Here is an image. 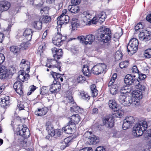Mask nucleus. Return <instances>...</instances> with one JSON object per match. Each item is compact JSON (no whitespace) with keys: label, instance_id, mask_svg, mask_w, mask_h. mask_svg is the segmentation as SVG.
I'll use <instances>...</instances> for the list:
<instances>
[{"label":"nucleus","instance_id":"a19ab883","mask_svg":"<svg viewBox=\"0 0 151 151\" xmlns=\"http://www.w3.org/2000/svg\"><path fill=\"white\" fill-rule=\"evenodd\" d=\"M10 51L14 54H17L20 51V48L17 46H12L10 47Z\"/></svg>","mask_w":151,"mask_h":151},{"label":"nucleus","instance_id":"774afa93","mask_svg":"<svg viewBox=\"0 0 151 151\" xmlns=\"http://www.w3.org/2000/svg\"><path fill=\"white\" fill-rule=\"evenodd\" d=\"M91 22L93 24H96L97 22H99V19L98 17H93L91 20Z\"/></svg>","mask_w":151,"mask_h":151},{"label":"nucleus","instance_id":"13d9d810","mask_svg":"<svg viewBox=\"0 0 151 151\" xmlns=\"http://www.w3.org/2000/svg\"><path fill=\"white\" fill-rule=\"evenodd\" d=\"M77 38L79 40L81 43L85 45V36L82 35L78 37Z\"/></svg>","mask_w":151,"mask_h":151},{"label":"nucleus","instance_id":"ea45409f","mask_svg":"<svg viewBox=\"0 0 151 151\" xmlns=\"http://www.w3.org/2000/svg\"><path fill=\"white\" fill-rule=\"evenodd\" d=\"M90 89L93 97L96 96L97 95L98 91L96 89L95 85H91L90 86Z\"/></svg>","mask_w":151,"mask_h":151},{"label":"nucleus","instance_id":"4c0bfd02","mask_svg":"<svg viewBox=\"0 0 151 151\" xmlns=\"http://www.w3.org/2000/svg\"><path fill=\"white\" fill-rule=\"evenodd\" d=\"M132 102V99L131 96H127L125 99L123 105L124 106H129Z\"/></svg>","mask_w":151,"mask_h":151},{"label":"nucleus","instance_id":"9d476101","mask_svg":"<svg viewBox=\"0 0 151 151\" xmlns=\"http://www.w3.org/2000/svg\"><path fill=\"white\" fill-rule=\"evenodd\" d=\"M70 18L68 15H60L58 18L57 24L60 25L65 24L69 22Z\"/></svg>","mask_w":151,"mask_h":151},{"label":"nucleus","instance_id":"f8f14e48","mask_svg":"<svg viewBox=\"0 0 151 151\" xmlns=\"http://www.w3.org/2000/svg\"><path fill=\"white\" fill-rule=\"evenodd\" d=\"M23 86L22 82L20 81H17L14 84L13 87L17 93L20 95L22 94Z\"/></svg>","mask_w":151,"mask_h":151},{"label":"nucleus","instance_id":"7ed1b4c3","mask_svg":"<svg viewBox=\"0 0 151 151\" xmlns=\"http://www.w3.org/2000/svg\"><path fill=\"white\" fill-rule=\"evenodd\" d=\"M13 68H11L10 70H7L5 66L1 65L0 66V78L7 79L11 77L13 74L15 72L13 70L12 72V70Z\"/></svg>","mask_w":151,"mask_h":151},{"label":"nucleus","instance_id":"20e7f679","mask_svg":"<svg viewBox=\"0 0 151 151\" xmlns=\"http://www.w3.org/2000/svg\"><path fill=\"white\" fill-rule=\"evenodd\" d=\"M138 44V41L137 39L132 38L127 46L128 52H131V54L135 52V51L137 50Z\"/></svg>","mask_w":151,"mask_h":151},{"label":"nucleus","instance_id":"5701e85b","mask_svg":"<svg viewBox=\"0 0 151 151\" xmlns=\"http://www.w3.org/2000/svg\"><path fill=\"white\" fill-rule=\"evenodd\" d=\"M70 110L71 112H75L76 113H81L83 109L77 106L76 104L74 103L72 105H70Z\"/></svg>","mask_w":151,"mask_h":151},{"label":"nucleus","instance_id":"69168bd1","mask_svg":"<svg viewBox=\"0 0 151 151\" xmlns=\"http://www.w3.org/2000/svg\"><path fill=\"white\" fill-rule=\"evenodd\" d=\"M5 60V57L2 53H0V65Z\"/></svg>","mask_w":151,"mask_h":151},{"label":"nucleus","instance_id":"72a5a7b5","mask_svg":"<svg viewBox=\"0 0 151 151\" xmlns=\"http://www.w3.org/2000/svg\"><path fill=\"white\" fill-rule=\"evenodd\" d=\"M47 111H45V108H42L41 109H38L37 111H35V114L38 116H42L45 115L47 113Z\"/></svg>","mask_w":151,"mask_h":151},{"label":"nucleus","instance_id":"b1692460","mask_svg":"<svg viewBox=\"0 0 151 151\" xmlns=\"http://www.w3.org/2000/svg\"><path fill=\"white\" fill-rule=\"evenodd\" d=\"M9 100V96H5L4 97L1 99L0 105L3 107L7 106L10 103Z\"/></svg>","mask_w":151,"mask_h":151},{"label":"nucleus","instance_id":"4be33fe9","mask_svg":"<svg viewBox=\"0 0 151 151\" xmlns=\"http://www.w3.org/2000/svg\"><path fill=\"white\" fill-rule=\"evenodd\" d=\"M85 45L92 44L95 40V36L92 34H89L85 36Z\"/></svg>","mask_w":151,"mask_h":151},{"label":"nucleus","instance_id":"1a4fd4ad","mask_svg":"<svg viewBox=\"0 0 151 151\" xmlns=\"http://www.w3.org/2000/svg\"><path fill=\"white\" fill-rule=\"evenodd\" d=\"M49 90L52 93H55L59 92L61 88V86L60 82L54 81L50 86Z\"/></svg>","mask_w":151,"mask_h":151},{"label":"nucleus","instance_id":"a211bd4d","mask_svg":"<svg viewBox=\"0 0 151 151\" xmlns=\"http://www.w3.org/2000/svg\"><path fill=\"white\" fill-rule=\"evenodd\" d=\"M75 128L73 126H71L69 122L68 125L62 128V131L66 133L71 134L74 130Z\"/></svg>","mask_w":151,"mask_h":151},{"label":"nucleus","instance_id":"4468645a","mask_svg":"<svg viewBox=\"0 0 151 151\" xmlns=\"http://www.w3.org/2000/svg\"><path fill=\"white\" fill-rule=\"evenodd\" d=\"M150 35L148 32L146 30H144L139 34V37L140 40L145 41L149 40L150 38Z\"/></svg>","mask_w":151,"mask_h":151},{"label":"nucleus","instance_id":"f257e3e1","mask_svg":"<svg viewBox=\"0 0 151 151\" xmlns=\"http://www.w3.org/2000/svg\"><path fill=\"white\" fill-rule=\"evenodd\" d=\"M147 122L142 121L138 124H137L133 127L132 134L135 136H141L147 128Z\"/></svg>","mask_w":151,"mask_h":151},{"label":"nucleus","instance_id":"2f4dec72","mask_svg":"<svg viewBox=\"0 0 151 151\" xmlns=\"http://www.w3.org/2000/svg\"><path fill=\"white\" fill-rule=\"evenodd\" d=\"M80 95L82 99L84 100L88 101L90 98V96L86 92L81 91L80 92Z\"/></svg>","mask_w":151,"mask_h":151},{"label":"nucleus","instance_id":"603ef678","mask_svg":"<svg viewBox=\"0 0 151 151\" xmlns=\"http://www.w3.org/2000/svg\"><path fill=\"white\" fill-rule=\"evenodd\" d=\"M137 89H139L141 91H144L146 89L145 86L143 85L140 83V82L139 81V83L138 84H136L134 86Z\"/></svg>","mask_w":151,"mask_h":151},{"label":"nucleus","instance_id":"39448f33","mask_svg":"<svg viewBox=\"0 0 151 151\" xmlns=\"http://www.w3.org/2000/svg\"><path fill=\"white\" fill-rule=\"evenodd\" d=\"M107 66L104 63H101L95 65L91 69L92 73L96 75L102 73L106 69Z\"/></svg>","mask_w":151,"mask_h":151},{"label":"nucleus","instance_id":"7c9ffc66","mask_svg":"<svg viewBox=\"0 0 151 151\" xmlns=\"http://www.w3.org/2000/svg\"><path fill=\"white\" fill-rule=\"evenodd\" d=\"M84 20L85 21L90 20L92 18L91 14L88 12H83L82 16Z\"/></svg>","mask_w":151,"mask_h":151},{"label":"nucleus","instance_id":"0eeeda50","mask_svg":"<svg viewBox=\"0 0 151 151\" xmlns=\"http://www.w3.org/2000/svg\"><path fill=\"white\" fill-rule=\"evenodd\" d=\"M25 125H19L17 132V135H19L26 138L30 136L29 129L25 127Z\"/></svg>","mask_w":151,"mask_h":151},{"label":"nucleus","instance_id":"0e129e2a","mask_svg":"<svg viewBox=\"0 0 151 151\" xmlns=\"http://www.w3.org/2000/svg\"><path fill=\"white\" fill-rule=\"evenodd\" d=\"M30 90L29 92L27 93L28 95H29L31 94L32 92L34 91L36 89V87L35 86L33 85L30 87Z\"/></svg>","mask_w":151,"mask_h":151},{"label":"nucleus","instance_id":"423d86ee","mask_svg":"<svg viewBox=\"0 0 151 151\" xmlns=\"http://www.w3.org/2000/svg\"><path fill=\"white\" fill-rule=\"evenodd\" d=\"M125 83L126 84L133 85L139 83V81L136 78V75L132 74H127L126 76L124 79Z\"/></svg>","mask_w":151,"mask_h":151},{"label":"nucleus","instance_id":"e2e57ef3","mask_svg":"<svg viewBox=\"0 0 151 151\" xmlns=\"http://www.w3.org/2000/svg\"><path fill=\"white\" fill-rule=\"evenodd\" d=\"M139 78L140 80H143L146 78V75L141 73H138Z\"/></svg>","mask_w":151,"mask_h":151},{"label":"nucleus","instance_id":"473e14b6","mask_svg":"<svg viewBox=\"0 0 151 151\" xmlns=\"http://www.w3.org/2000/svg\"><path fill=\"white\" fill-rule=\"evenodd\" d=\"M132 87L130 86H125L122 87L120 90L121 93L125 94L127 93L130 92L132 90Z\"/></svg>","mask_w":151,"mask_h":151},{"label":"nucleus","instance_id":"f704fd0d","mask_svg":"<svg viewBox=\"0 0 151 151\" xmlns=\"http://www.w3.org/2000/svg\"><path fill=\"white\" fill-rule=\"evenodd\" d=\"M110 93L114 95L117 93L118 92V86L116 84H114L109 87Z\"/></svg>","mask_w":151,"mask_h":151},{"label":"nucleus","instance_id":"4d7b16f0","mask_svg":"<svg viewBox=\"0 0 151 151\" xmlns=\"http://www.w3.org/2000/svg\"><path fill=\"white\" fill-rule=\"evenodd\" d=\"M124 119L130 123L132 124L134 123V120L133 117L131 116H126Z\"/></svg>","mask_w":151,"mask_h":151},{"label":"nucleus","instance_id":"052dcab7","mask_svg":"<svg viewBox=\"0 0 151 151\" xmlns=\"http://www.w3.org/2000/svg\"><path fill=\"white\" fill-rule=\"evenodd\" d=\"M24 106L23 103L21 102H19L18 103L17 109L19 110H21L24 109Z\"/></svg>","mask_w":151,"mask_h":151},{"label":"nucleus","instance_id":"c85d7f7f","mask_svg":"<svg viewBox=\"0 0 151 151\" xmlns=\"http://www.w3.org/2000/svg\"><path fill=\"white\" fill-rule=\"evenodd\" d=\"M109 107L112 109L114 111H115V109H117L119 107L116 102L114 100H110L109 101Z\"/></svg>","mask_w":151,"mask_h":151},{"label":"nucleus","instance_id":"864d4df0","mask_svg":"<svg viewBox=\"0 0 151 151\" xmlns=\"http://www.w3.org/2000/svg\"><path fill=\"white\" fill-rule=\"evenodd\" d=\"M144 55L147 58H151V49H148L144 52Z\"/></svg>","mask_w":151,"mask_h":151},{"label":"nucleus","instance_id":"6e6552de","mask_svg":"<svg viewBox=\"0 0 151 151\" xmlns=\"http://www.w3.org/2000/svg\"><path fill=\"white\" fill-rule=\"evenodd\" d=\"M66 39L65 36H62L60 33L58 32L57 34L53 37L52 42L55 45L60 47L63 44V41Z\"/></svg>","mask_w":151,"mask_h":151},{"label":"nucleus","instance_id":"5fc2aeb1","mask_svg":"<svg viewBox=\"0 0 151 151\" xmlns=\"http://www.w3.org/2000/svg\"><path fill=\"white\" fill-rule=\"evenodd\" d=\"M66 100L68 102V104H69L70 106V105H72L75 103L73 97L71 96H68L66 97Z\"/></svg>","mask_w":151,"mask_h":151},{"label":"nucleus","instance_id":"a878e982","mask_svg":"<svg viewBox=\"0 0 151 151\" xmlns=\"http://www.w3.org/2000/svg\"><path fill=\"white\" fill-rule=\"evenodd\" d=\"M68 9L70 12L73 13H76L80 10L79 7L76 5H69Z\"/></svg>","mask_w":151,"mask_h":151},{"label":"nucleus","instance_id":"338daca9","mask_svg":"<svg viewBox=\"0 0 151 151\" xmlns=\"http://www.w3.org/2000/svg\"><path fill=\"white\" fill-rule=\"evenodd\" d=\"M132 72L133 73H138L139 71L136 66H134L132 69Z\"/></svg>","mask_w":151,"mask_h":151},{"label":"nucleus","instance_id":"58836bf2","mask_svg":"<svg viewBox=\"0 0 151 151\" xmlns=\"http://www.w3.org/2000/svg\"><path fill=\"white\" fill-rule=\"evenodd\" d=\"M42 22L39 20L35 22L33 24V25L36 29L40 30L42 28Z\"/></svg>","mask_w":151,"mask_h":151},{"label":"nucleus","instance_id":"de8ad7c7","mask_svg":"<svg viewBox=\"0 0 151 151\" xmlns=\"http://www.w3.org/2000/svg\"><path fill=\"white\" fill-rule=\"evenodd\" d=\"M46 44L44 42H42L41 45H40L38 47L37 51L40 52V54H41V52H43L44 50L46 48Z\"/></svg>","mask_w":151,"mask_h":151},{"label":"nucleus","instance_id":"c9c22d12","mask_svg":"<svg viewBox=\"0 0 151 151\" xmlns=\"http://www.w3.org/2000/svg\"><path fill=\"white\" fill-rule=\"evenodd\" d=\"M71 142V139L70 137H68L64 139V141L62 142V143L64 145L61 146L64 149L65 147L68 146L70 144Z\"/></svg>","mask_w":151,"mask_h":151},{"label":"nucleus","instance_id":"c03bdc74","mask_svg":"<svg viewBox=\"0 0 151 151\" xmlns=\"http://www.w3.org/2000/svg\"><path fill=\"white\" fill-rule=\"evenodd\" d=\"M127 96L126 94H123L121 93L118 96V100L119 102L123 105L125 99Z\"/></svg>","mask_w":151,"mask_h":151},{"label":"nucleus","instance_id":"680f3d73","mask_svg":"<svg viewBox=\"0 0 151 151\" xmlns=\"http://www.w3.org/2000/svg\"><path fill=\"white\" fill-rule=\"evenodd\" d=\"M62 132L61 130L60 129H57L55 130H54V134H55L53 136H55L59 137L62 134Z\"/></svg>","mask_w":151,"mask_h":151},{"label":"nucleus","instance_id":"a18cd8bd","mask_svg":"<svg viewBox=\"0 0 151 151\" xmlns=\"http://www.w3.org/2000/svg\"><path fill=\"white\" fill-rule=\"evenodd\" d=\"M51 75L52 77L53 78L55 81H59L60 78L61 76V75L60 74L57 73L56 72H52L51 73Z\"/></svg>","mask_w":151,"mask_h":151},{"label":"nucleus","instance_id":"f3484780","mask_svg":"<svg viewBox=\"0 0 151 151\" xmlns=\"http://www.w3.org/2000/svg\"><path fill=\"white\" fill-rule=\"evenodd\" d=\"M45 127L46 130L48 132L49 135L53 136L54 130L52 123L50 121H48L46 123Z\"/></svg>","mask_w":151,"mask_h":151},{"label":"nucleus","instance_id":"6e6d98bb","mask_svg":"<svg viewBox=\"0 0 151 151\" xmlns=\"http://www.w3.org/2000/svg\"><path fill=\"white\" fill-rule=\"evenodd\" d=\"M129 65L128 61H125L124 62H122L120 63L119 65L121 68H123L127 67Z\"/></svg>","mask_w":151,"mask_h":151},{"label":"nucleus","instance_id":"6ab92c4d","mask_svg":"<svg viewBox=\"0 0 151 151\" xmlns=\"http://www.w3.org/2000/svg\"><path fill=\"white\" fill-rule=\"evenodd\" d=\"M103 123L106 127L111 128L114 126V120L111 118H106L103 120Z\"/></svg>","mask_w":151,"mask_h":151},{"label":"nucleus","instance_id":"aec40b11","mask_svg":"<svg viewBox=\"0 0 151 151\" xmlns=\"http://www.w3.org/2000/svg\"><path fill=\"white\" fill-rule=\"evenodd\" d=\"M111 36V33L110 29L108 28L105 29L104 30H100L98 33L99 37H103L104 36Z\"/></svg>","mask_w":151,"mask_h":151},{"label":"nucleus","instance_id":"2eb2a0df","mask_svg":"<svg viewBox=\"0 0 151 151\" xmlns=\"http://www.w3.org/2000/svg\"><path fill=\"white\" fill-rule=\"evenodd\" d=\"M70 120L69 122L71 126L75 127L76 124H78L80 120V117L78 114L73 115L71 116Z\"/></svg>","mask_w":151,"mask_h":151},{"label":"nucleus","instance_id":"bf43d9fd","mask_svg":"<svg viewBox=\"0 0 151 151\" xmlns=\"http://www.w3.org/2000/svg\"><path fill=\"white\" fill-rule=\"evenodd\" d=\"M85 80L86 78L84 76L82 75H80L78 77L77 81L78 83H80L81 82H83Z\"/></svg>","mask_w":151,"mask_h":151},{"label":"nucleus","instance_id":"09e8293b","mask_svg":"<svg viewBox=\"0 0 151 151\" xmlns=\"http://www.w3.org/2000/svg\"><path fill=\"white\" fill-rule=\"evenodd\" d=\"M120 107H119L117 109H115L116 113H115V114L116 115V116L119 117H121L122 116L123 113L122 110H120Z\"/></svg>","mask_w":151,"mask_h":151},{"label":"nucleus","instance_id":"dca6fc26","mask_svg":"<svg viewBox=\"0 0 151 151\" xmlns=\"http://www.w3.org/2000/svg\"><path fill=\"white\" fill-rule=\"evenodd\" d=\"M29 77V75L23 72L20 70L19 72L17 78L18 80H19L21 82H23L24 80H27Z\"/></svg>","mask_w":151,"mask_h":151},{"label":"nucleus","instance_id":"cd10ccee","mask_svg":"<svg viewBox=\"0 0 151 151\" xmlns=\"http://www.w3.org/2000/svg\"><path fill=\"white\" fill-rule=\"evenodd\" d=\"M82 71L84 75L86 76L89 77L91 75V71L87 65H84Z\"/></svg>","mask_w":151,"mask_h":151},{"label":"nucleus","instance_id":"c756f323","mask_svg":"<svg viewBox=\"0 0 151 151\" xmlns=\"http://www.w3.org/2000/svg\"><path fill=\"white\" fill-rule=\"evenodd\" d=\"M99 19V22L101 23L104 22L106 17L105 13L104 12H100L97 17Z\"/></svg>","mask_w":151,"mask_h":151},{"label":"nucleus","instance_id":"bb28decb","mask_svg":"<svg viewBox=\"0 0 151 151\" xmlns=\"http://www.w3.org/2000/svg\"><path fill=\"white\" fill-rule=\"evenodd\" d=\"M30 63L27 60L22 59L20 64V66L23 69L28 68L29 67Z\"/></svg>","mask_w":151,"mask_h":151},{"label":"nucleus","instance_id":"3c124183","mask_svg":"<svg viewBox=\"0 0 151 151\" xmlns=\"http://www.w3.org/2000/svg\"><path fill=\"white\" fill-rule=\"evenodd\" d=\"M51 20V18L50 16H43L41 19L42 21L45 23H48L50 22Z\"/></svg>","mask_w":151,"mask_h":151},{"label":"nucleus","instance_id":"37998d69","mask_svg":"<svg viewBox=\"0 0 151 151\" xmlns=\"http://www.w3.org/2000/svg\"><path fill=\"white\" fill-rule=\"evenodd\" d=\"M99 37L102 40L104 43H107L108 45L110 44V42L111 40V36H104L103 37Z\"/></svg>","mask_w":151,"mask_h":151},{"label":"nucleus","instance_id":"ddd939ff","mask_svg":"<svg viewBox=\"0 0 151 151\" xmlns=\"http://www.w3.org/2000/svg\"><path fill=\"white\" fill-rule=\"evenodd\" d=\"M10 6L9 2L5 0L0 1V11L1 12L8 10Z\"/></svg>","mask_w":151,"mask_h":151},{"label":"nucleus","instance_id":"9b49d317","mask_svg":"<svg viewBox=\"0 0 151 151\" xmlns=\"http://www.w3.org/2000/svg\"><path fill=\"white\" fill-rule=\"evenodd\" d=\"M52 54L54 59L55 57L58 59H59L63 55L62 50L61 49H57L53 47L51 49Z\"/></svg>","mask_w":151,"mask_h":151},{"label":"nucleus","instance_id":"f03ea898","mask_svg":"<svg viewBox=\"0 0 151 151\" xmlns=\"http://www.w3.org/2000/svg\"><path fill=\"white\" fill-rule=\"evenodd\" d=\"M83 138L87 144H96L99 142V138L92 134L91 132H86L83 136Z\"/></svg>","mask_w":151,"mask_h":151},{"label":"nucleus","instance_id":"412c9836","mask_svg":"<svg viewBox=\"0 0 151 151\" xmlns=\"http://www.w3.org/2000/svg\"><path fill=\"white\" fill-rule=\"evenodd\" d=\"M33 32L31 29H26L24 32L23 35L24 36V39L26 40L27 41H30L32 38V33Z\"/></svg>","mask_w":151,"mask_h":151},{"label":"nucleus","instance_id":"8fccbe9b","mask_svg":"<svg viewBox=\"0 0 151 151\" xmlns=\"http://www.w3.org/2000/svg\"><path fill=\"white\" fill-rule=\"evenodd\" d=\"M79 21L77 19H75L72 20L71 22L72 29L75 30L79 26Z\"/></svg>","mask_w":151,"mask_h":151},{"label":"nucleus","instance_id":"49530a36","mask_svg":"<svg viewBox=\"0 0 151 151\" xmlns=\"http://www.w3.org/2000/svg\"><path fill=\"white\" fill-rule=\"evenodd\" d=\"M122 52L120 50L117 51L115 55V58L116 60H118L122 59Z\"/></svg>","mask_w":151,"mask_h":151},{"label":"nucleus","instance_id":"79ce46f5","mask_svg":"<svg viewBox=\"0 0 151 151\" xmlns=\"http://www.w3.org/2000/svg\"><path fill=\"white\" fill-rule=\"evenodd\" d=\"M126 121H127L126 120L124 119L122 124V128L124 130L128 129L131 127L132 124Z\"/></svg>","mask_w":151,"mask_h":151},{"label":"nucleus","instance_id":"e433bc0d","mask_svg":"<svg viewBox=\"0 0 151 151\" xmlns=\"http://www.w3.org/2000/svg\"><path fill=\"white\" fill-rule=\"evenodd\" d=\"M51 64L52 65V68H56L58 69L60 71H61L60 62H58L57 61H56L55 60H52V61L51 62Z\"/></svg>","mask_w":151,"mask_h":151},{"label":"nucleus","instance_id":"393cba45","mask_svg":"<svg viewBox=\"0 0 151 151\" xmlns=\"http://www.w3.org/2000/svg\"><path fill=\"white\" fill-rule=\"evenodd\" d=\"M132 95L136 99L139 100L142 97V92L139 90H134L132 93Z\"/></svg>","mask_w":151,"mask_h":151}]
</instances>
